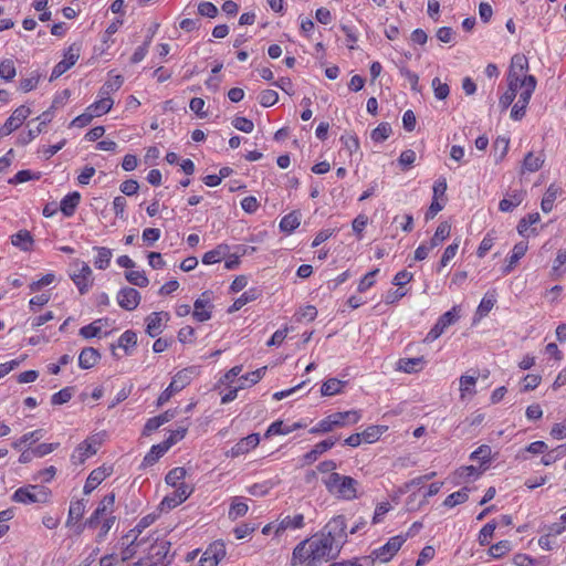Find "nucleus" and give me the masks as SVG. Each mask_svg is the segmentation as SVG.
Masks as SVG:
<instances>
[{"label":"nucleus","mask_w":566,"mask_h":566,"mask_svg":"<svg viewBox=\"0 0 566 566\" xmlns=\"http://www.w3.org/2000/svg\"><path fill=\"white\" fill-rule=\"evenodd\" d=\"M344 516L333 517L321 532L300 542L292 552L291 566H321L333 559L346 539Z\"/></svg>","instance_id":"obj_1"},{"label":"nucleus","mask_w":566,"mask_h":566,"mask_svg":"<svg viewBox=\"0 0 566 566\" xmlns=\"http://www.w3.org/2000/svg\"><path fill=\"white\" fill-rule=\"evenodd\" d=\"M51 499L52 491L48 486L40 484H28L25 486H21L12 494L13 502L24 505L33 503L46 504L51 502Z\"/></svg>","instance_id":"obj_2"},{"label":"nucleus","mask_w":566,"mask_h":566,"mask_svg":"<svg viewBox=\"0 0 566 566\" xmlns=\"http://www.w3.org/2000/svg\"><path fill=\"white\" fill-rule=\"evenodd\" d=\"M102 446L99 434H91L80 442L70 455V461L74 467L83 465L86 460L94 457Z\"/></svg>","instance_id":"obj_3"},{"label":"nucleus","mask_w":566,"mask_h":566,"mask_svg":"<svg viewBox=\"0 0 566 566\" xmlns=\"http://www.w3.org/2000/svg\"><path fill=\"white\" fill-rule=\"evenodd\" d=\"M322 483L327 491L337 497H348V494L354 489V479L348 475L339 473H332L322 478Z\"/></svg>","instance_id":"obj_4"},{"label":"nucleus","mask_w":566,"mask_h":566,"mask_svg":"<svg viewBox=\"0 0 566 566\" xmlns=\"http://www.w3.org/2000/svg\"><path fill=\"white\" fill-rule=\"evenodd\" d=\"M214 293L211 290L203 291L195 301L192 319L197 323H205L211 319L213 313Z\"/></svg>","instance_id":"obj_5"},{"label":"nucleus","mask_w":566,"mask_h":566,"mask_svg":"<svg viewBox=\"0 0 566 566\" xmlns=\"http://www.w3.org/2000/svg\"><path fill=\"white\" fill-rule=\"evenodd\" d=\"M191 369L179 370L171 379L168 387L159 395L157 406H163L177 392L186 388L191 381Z\"/></svg>","instance_id":"obj_6"},{"label":"nucleus","mask_w":566,"mask_h":566,"mask_svg":"<svg viewBox=\"0 0 566 566\" xmlns=\"http://www.w3.org/2000/svg\"><path fill=\"white\" fill-rule=\"evenodd\" d=\"M115 494L112 492L106 494L97 504L94 512L85 521V525L90 528H96L101 520L105 517L115 516Z\"/></svg>","instance_id":"obj_7"},{"label":"nucleus","mask_w":566,"mask_h":566,"mask_svg":"<svg viewBox=\"0 0 566 566\" xmlns=\"http://www.w3.org/2000/svg\"><path fill=\"white\" fill-rule=\"evenodd\" d=\"M459 311L457 306H453L450 311L442 314L437 323L433 325V327L429 331L427 336L424 337L426 343H431L439 338L444 331L454 324L459 319Z\"/></svg>","instance_id":"obj_8"},{"label":"nucleus","mask_w":566,"mask_h":566,"mask_svg":"<svg viewBox=\"0 0 566 566\" xmlns=\"http://www.w3.org/2000/svg\"><path fill=\"white\" fill-rule=\"evenodd\" d=\"M195 489L190 484H180L179 486H174V491L165 495L163 501L160 502V506L163 510H172L178 505L182 504L188 497L193 493Z\"/></svg>","instance_id":"obj_9"},{"label":"nucleus","mask_w":566,"mask_h":566,"mask_svg":"<svg viewBox=\"0 0 566 566\" xmlns=\"http://www.w3.org/2000/svg\"><path fill=\"white\" fill-rule=\"evenodd\" d=\"M226 555L227 551L224 542L221 539L214 541L201 555L199 566H218Z\"/></svg>","instance_id":"obj_10"},{"label":"nucleus","mask_w":566,"mask_h":566,"mask_svg":"<svg viewBox=\"0 0 566 566\" xmlns=\"http://www.w3.org/2000/svg\"><path fill=\"white\" fill-rule=\"evenodd\" d=\"M114 472V468L112 464H102L101 467L94 469L88 474L85 484L83 486V493L85 495L91 494L95 489H97L108 476H111Z\"/></svg>","instance_id":"obj_11"},{"label":"nucleus","mask_w":566,"mask_h":566,"mask_svg":"<svg viewBox=\"0 0 566 566\" xmlns=\"http://www.w3.org/2000/svg\"><path fill=\"white\" fill-rule=\"evenodd\" d=\"M405 542L406 536L396 535L389 538L385 545L373 551L371 555L376 560H379L380 563H387L397 554Z\"/></svg>","instance_id":"obj_12"},{"label":"nucleus","mask_w":566,"mask_h":566,"mask_svg":"<svg viewBox=\"0 0 566 566\" xmlns=\"http://www.w3.org/2000/svg\"><path fill=\"white\" fill-rule=\"evenodd\" d=\"M31 109L27 105H21L13 111V113L7 118L4 124L0 126V136H8L15 129H18L24 120L30 116Z\"/></svg>","instance_id":"obj_13"},{"label":"nucleus","mask_w":566,"mask_h":566,"mask_svg":"<svg viewBox=\"0 0 566 566\" xmlns=\"http://www.w3.org/2000/svg\"><path fill=\"white\" fill-rule=\"evenodd\" d=\"M170 319V315L168 312L160 311V312H151L149 315L146 316L145 323L146 328L145 332L149 337H157L163 333V331L166 327V324Z\"/></svg>","instance_id":"obj_14"},{"label":"nucleus","mask_w":566,"mask_h":566,"mask_svg":"<svg viewBox=\"0 0 566 566\" xmlns=\"http://www.w3.org/2000/svg\"><path fill=\"white\" fill-rule=\"evenodd\" d=\"M116 302L120 308L133 312L139 306L142 295L136 289L125 286L116 293Z\"/></svg>","instance_id":"obj_15"},{"label":"nucleus","mask_w":566,"mask_h":566,"mask_svg":"<svg viewBox=\"0 0 566 566\" xmlns=\"http://www.w3.org/2000/svg\"><path fill=\"white\" fill-rule=\"evenodd\" d=\"M81 295L86 294L93 286L94 277L93 271L86 262H81V268L77 272L70 275Z\"/></svg>","instance_id":"obj_16"},{"label":"nucleus","mask_w":566,"mask_h":566,"mask_svg":"<svg viewBox=\"0 0 566 566\" xmlns=\"http://www.w3.org/2000/svg\"><path fill=\"white\" fill-rule=\"evenodd\" d=\"M145 543V539H138L136 536V531H128L120 539V544L123 546L120 551V559L122 562H127L132 559L139 546Z\"/></svg>","instance_id":"obj_17"},{"label":"nucleus","mask_w":566,"mask_h":566,"mask_svg":"<svg viewBox=\"0 0 566 566\" xmlns=\"http://www.w3.org/2000/svg\"><path fill=\"white\" fill-rule=\"evenodd\" d=\"M170 551V542L164 538L156 539L148 548V554L145 557L153 563H163L166 566V558Z\"/></svg>","instance_id":"obj_18"},{"label":"nucleus","mask_w":566,"mask_h":566,"mask_svg":"<svg viewBox=\"0 0 566 566\" xmlns=\"http://www.w3.org/2000/svg\"><path fill=\"white\" fill-rule=\"evenodd\" d=\"M260 443L258 433H251L240 439L229 451L230 457L238 458L254 450Z\"/></svg>","instance_id":"obj_19"},{"label":"nucleus","mask_w":566,"mask_h":566,"mask_svg":"<svg viewBox=\"0 0 566 566\" xmlns=\"http://www.w3.org/2000/svg\"><path fill=\"white\" fill-rule=\"evenodd\" d=\"M304 520H305V517L302 513H296L294 515H286L279 521V523L275 527L274 534L276 536H280L285 531L301 530L305 526Z\"/></svg>","instance_id":"obj_20"},{"label":"nucleus","mask_w":566,"mask_h":566,"mask_svg":"<svg viewBox=\"0 0 566 566\" xmlns=\"http://www.w3.org/2000/svg\"><path fill=\"white\" fill-rule=\"evenodd\" d=\"M10 242L22 252H31L34 248V238L27 229L19 230L17 233L12 234Z\"/></svg>","instance_id":"obj_21"},{"label":"nucleus","mask_w":566,"mask_h":566,"mask_svg":"<svg viewBox=\"0 0 566 566\" xmlns=\"http://www.w3.org/2000/svg\"><path fill=\"white\" fill-rule=\"evenodd\" d=\"M57 283H59L57 275L53 271H50V272L41 275L39 279L30 282L28 287H29L30 293H41V292L48 290L46 287H49L51 285L55 286Z\"/></svg>","instance_id":"obj_22"},{"label":"nucleus","mask_w":566,"mask_h":566,"mask_svg":"<svg viewBox=\"0 0 566 566\" xmlns=\"http://www.w3.org/2000/svg\"><path fill=\"white\" fill-rule=\"evenodd\" d=\"M113 106L114 99L112 96H103L98 93L97 99L87 106V111H90L94 117H101L111 112Z\"/></svg>","instance_id":"obj_23"},{"label":"nucleus","mask_w":566,"mask_h":566,"mask_svg":"<svg viewBox=\"0 0 566 566\" xmlns=\"http://www.w3.org/2000/svg\"><path fill=\"white\" fill-rule=\"evenodd\" d=\"M528 71V60L524 54H515L511 59V65L509 70V77H528L526 72Z\"/></svg>","instance_id":"obj_24"},{"label":"nucleus","mask_w":566,"mask_h":566,"mask_svg":"<svg viewBox=\"0 0 566 566\" xmlns=\"http://www.w3.org/2000/svg\"><path fill=\"white\" fill-rule=\"evenodd\" d=\"M528 71V60L524 54H515L511 59V65L509 70V77H528L526 72Z\"/></svg>","instance_id":"obj_25"},{"label":"nucleus","mask_w":566,"mask_h":566,"mask_svg":"<svg viewBox=\"0 0 566 566\" xmlns=\"http://www.w3.org/2000/svg\"><path fill=\"white\" fill-rule=\"evenodd\" d=\"M101 360V354L94 347H85L78 355V366L82 369H91Z\"/></svg>","instance_id":"obj_26"},{"label":"nucleus","mask_w":566,"mask_h":566,"mask_svg":"<svg viewBox=\"0 0 566 566\" xmlns=\"http://www.w3.org/2000/svg\"><path fill=\"white\" fill-rule=\"evenodd\" d=\"M85 502L84 500H73L70 503L67 518L65 522L66 527H73L77 522L82 520L85 513Z\"/></svg>","instance_id":"obj_27"},{"label":"nucleus","mask_w":566,"mask_h":566,"mask_svg":"<svg viewBox=\"0 0 566 566\" xmlns=\"http://www.w3.org/2000/svg\"><path fill=\"white\" fill-rule=\"evenodd\" d=\"M387 426H370L361 433H356V447L361 442L374 443L386 432Z\"/></svg>","instance_id":"obj_28"},{"label":"nucleus","mask_w":566,"mask_h":566,"mask_svg":"<svg viewBox=\"0 0 566 566\" xmlns=\"http://www.w3.org/2000/svg\"><path fill=\"white\" fill-rule=\"evenodd\" d=\"M335 443L336 440L332 438L318 442L311 451L303 455L304 463L311 464L315 462L321 454L332 449L335 446Z\"/></svg>","instance_id":"obj_29"},{"label":"nucleus","mask_w":566,"mask_h":566,"mask_svg":"<svg viewBox=\"0 0 566 566\" xmlns=\"http://www.w3.org/2000/svg\"><path fill=\"white\" fill-rule=\"evenodd\" d=\"M93 251L96 252V255L94 256L93 264L97 270H106L109 268L112 258H113V250L107 247H93Z\"/></svg>","instance_id":"obj_30"},{"label":"nucleus","mask_w":566,"mask_h":566,"mask_svg":"<svg viewBox=\"0 0 566 566\" xmlns=\"http://www.w3.org/2000/svg\"><path fill=\"white\" fill-rule=\"evenodd\" d=\"M230 251V247L227 243H220L214 249L206 252L202 255V263L206 265H212L219 263L222 259H224Z\"/></svg>","instance_id":"obj_31"},{"label":"nucleus","mask_w":566,"mask_h":566,"mask_svg":"<svg viewBox=\"0 0 566 566\" xmlns=\"http://www.w3.org/2000/svg\"><path fill=\"white\" fill-rule=\"evenodd\" d=\"M349 385L347 380H340L337 378H329L325 380L321 387L322 396H335L342 394L344 389Z\"/></svg>","instance_id":"obj_32"},{"label":"nucleus","mask_w":566,"mask_h":566,"mask_svg":"<svg viewBox=\"0 0 566 566\" xmlns=\"http://www.w3.org/2000/svg\"><path fill=\"white\" fill-rule=\"evenodd\" d=\"M81 201V195L77 191L67 193L60 203V210L65 217H72Z\"/></svg>","instance_id":"obj_33"},{"label":"nucleus","mask_w":566,"mask_h":566,"mask_svg":"<svg viewBox=\"0 0 566 566\" xmlns=\"http://www.w3.org/2000/svg\"><path fill=\"white\" fill-rule=\"evenodd\" d=\"M301 427L302 424L298 422H295L292 426H285L282 420H275L268 427L264 437L270 438L272 436L289 434Z\"/></svg>","instance_id":"obj_34"},{"label":"nucleus","mask_w":566,"mask_h":566,"mask_svg":"<svg viewBox=\"0 0 566 566\" xmlns=\"http://www.w3.org/2000/svg\"><path fill=\"white\" fill-rule=\"evenodd\" d=\"M525 191L523 190H515L513 191L509 198H503L499 203V209L502 212H511L514 208L520 206L522 201L524 200Z\"/></svg>","instance_id":"obj_35"},{"label":"nucleus","mask_w":566,"mask_h":566,"mask_svg":"<svg viewBox=\"0 0 566 566\" xmlns=\"http://www.w3.org/2000/svg\"><path fill=\"white\" fill-rule=\"evenodd\" d=\"M260 296V291L255 287L249 289L242 293L232 305L228 308V313H234L241 310L245 304L255 301Z\"/></svg>","instance_id":"obj_36"},{"label":"nucleus","mask_w":566,"mask_h":566,"mask_svg":"<svg viewBox=\"0 0 566 566\" xmlns=\"http://www.w3.org/2000/svg\"><path fill=\"white\" fill-rule=\"evenodd\" d=\"M562 195V188L552 184L546 192L544 193V197L541 202V208L543 212L548 213L553 210L554 202Z\"/></svg>","instance_id":"obj_37"},{"label":"nucleus","mask_w":566,"mask_h":566,"mask_svg":"<svg viewBox=\"0 0 566 566\" xmlns=\"http://www.w3.org/2000/svg\"><path fill=\"white\" fill-rule=\"evenodd\" d=\"M81 44L80 43H72L69 45L64 52H63V59L60 61V63L64 64L65 67L69 70L76 64V62L80 59L81 55Z\"/></svg>","instance_id":"obj_38"},{"label":"nucleus","mask_w":566,"mask_h":566,"mask_svg":"<svg viewBox=\"0 0 566 566\" xmlns=\"http://www.w3.org/2000/svg\"><path fill=\"white\" fill-rule=\"evenodd\" d=\"M301 223V214L297 211H292L285 214L280 221L281 231L291 234Z\"/></svg>","instance_id":"obj_39"},{"label":"nucleus","mask_w":566,"mask_h":566,"mask_svg":"<svg viewBox=\"0 0 566 566\" xmlns=\"http://www.w3.org/2000/svg\"><path fill=\"white\" fill-rule=\"evenodd\" d=\"M124 84V77L119 74L109 77L98 90V93L103 96H112L114 93L119 91Z\"/></svg>","instance_id":"obj_40"},{"label":"nucleus","mask_w":566,"mask_h":566,"mask_svg":"<svg viewBox=\"0 0 566 566\" xmlns=\"http://www.w3.org/2000/svg\"><path fill=\"white\" fill-rule=\"evenodd\" d=\"M169 449L164 442L154 444L143 460L145 467L154 465Z\"/></svg>","instance_id":"obj_41"},{"label":"nucleus","mask_w":566,"mask_h":566,"mask_svg":"<svg viewBox=\"0 0 566 566\" xmlns=\"http://www.w3.org/2000/svg\"><path fill=\"white\" fill-rule=\"evenodd\" d=\"M118 347L123 348L126 355H130L132 349L137 345V334L132 329L125 331L117 340Z\"/></svg>","instance_id":"obj_42"},{"label":"nucleus","mask_w":566,"mask_h":566,"mask_svg":"<svg viewBox=\"0 0 566 566\" xmlns=\"http://www.w3.org/2000/svg\"><path fill=\"white\" fill-rule=\"evenodd\" d=\"M423 357L401 358L398 360V369L411 374L423 368Z\"/></svg>","instance_id":"obj_43"},{"label":"nucleus","mask_w":566,"mask_h":566,"mask_svg":"<svg viewBox=\"0 0 566 566\" xmlns=\"http://www.w3.org/2000/svg\"><path fill=\"white\" fill-rule=\"evenodd\" d=\"M125 279L128 283L138 287H147L149 284V279L144 270L132 269L130 271H126Z\"/></svg>","instance_id":"obj_44"},{"label":"nucleus","mask_w":566,"mask_h":566,"mask_svg":"<svg viewBox=\"0 0 566 566\" xmlns=\"http://www.w3.org/2000/svg\"><path fill=\"white\" fill-rule=\"evenodd\" d=\"M35 295L29 300V308L31 312H36L45 306L52 298V289L45 290L41 293H34Z\"/></svg>","instance_id":"obj_45"},{"label":"nucleus","mask_w":566,"mask_h":566,"mask_svg":"<svg viewBox=\"0 0 566 566\" xmlns=\"http://www.w3.org/2000/svg\"><path fill=\"white\" fill-rule=\"evenodd\" d=\"M187 475V471L185 468L182 467H176L174 469H171L165 476V482L170 485L171 488L174 486H179L180 484H186L185 483V478Z\"/></svg>","instance_id":"obj_46"},{"label":"nucleus","mask_w":566,"mask_h":566,"mask_svg":"<svg viewBox=\"0 0 566 566\" xmlns=\"http://www.w3.org/2000/svg\"><path fill=\"white\" fill-rule=\"evenodd\" d=\"M249 506L245 502L241 500L239 496H234L232 499L228 516L230 520L234 521L239 517L244 516L248 513Z\"/></svg>","instance_id":"obj_47"},{"label":"nucleus","mask_w":566,"mask_h":566,"mask_svg":"<svg viewBox=\"0 0 566 566\" xmlns=\"http://www.w3.org/2000/svg\"><path fill=\"white\" fill-rule=\"evenodd\" d=\"M43 437V430L36 429L30 432L24 433L18 440L12 442V448L15 450H20L27 443H33L39 441Z\"/></svg>","instance_id":"obj_48"},{"label":"nucleus","mask_w":566,"mask_h":566,"mask_svg":"<svg viewBox=\"0 0 566 566\" xmlns=\"http://www.w3.org/2000/svg\"><path fill=\"white\" fill-rule=\"evenodd\" d=\"M543 164V156L528 153L523 161V171L535 172L542 168Z\"/></svg>","instance_id":"obj_49"},{"label":"nucleus","mask_w":566,"mask_h":566,"mask_svg":"<svg viewBox=\"0 0 566 566\" xmlns=\"http://www.w3.org/2000/svg\"><path fill=\"white\" fill-rule=\"evenodd\" d=\"M450 231H451L450 223H448L447 221L441 222L438 226L433 237L431 238V240L429 242L431 244V247H433V248L439 247L450 235Z\"/></svg>","instance_id":"obj_50"},{"label":"nucleus","mask_w":566,"mask_h":566,"mask_svg":"<svg viewBox=\"0 0 566 566\" xmlns=\"http://www.w3.org/2000/svg\"><path fill=\"white\" fill-rule=\"evenodd\" d=\"M17 75V69L12 59L0 61V77L6 82H11Z\"/></svg>","instance_id":"obj_51"},{"label":"nucleus","mask_w":566,"mask_h":566,"mask_svg":"<svg viewBox=\"0 0 566 566\" xmlns=\"http://www.w3.org/2000/svg\"><path fill=\"white\" fill-rule=\"evenodd\" d=\"M469 488H462L461 490L448 495L443 504L448 507H454L458 504L464 503L469 499Z\"/></svg>","instance_id":"obj_52"},{"label":"nucleus","mask_w":566,"mask_h":566,"mask_svg":"<svg viewBox=\"0 0 566 566\" xmlns=\"http://www.w3.org/2000/svg\"><path fill=\"white\" fill-rule=\"evenodd\" d=\"M526 85L520 91L518 102L528 105L533 92L536 87V78L533 75L526 77Z\"/></svg>","instance_id":"obj_53"},{"label":"nucleus","mask_w":566,"mask_h":566,"mask_svg":"<svg viewBox=\"0 0 566 566\" xmlns=\"http://www.w3.org/2000/svg\"><path fill=\"white\" fill-rule=\"evenodd\" d=\"M478 380V376H469V375H462L460 377V392L461 398H464L467 395L474 394V387Z\"/></svg>","instance_id":"obj_54"},{"label":"nucleus","mask_w":566,"mask_h":566,"mask_svg":"<svg viewBox=\"0 0 566 566\" xmlns=\"http://www.w3.org/2000/svg\"><path fill=\"white\" fill-rule=\"evenodd\" d=\"M266 366H263L261 368H258L253 371L247 373L245 375H242L240 377L241 384H244L247 386H253L258 384L265 375Z\"/></svg>","instance_id":"obj_55"},{"label":"nucleus","mask_w":566,"mask_h":566,"mask_svg":"<svg viewBox=\"0 0 566 566\" xmlns=\"http://www.w3.org/2000/svg\"><path fill=\"white\" fill-rule=\"evenodd\" d=\"M73 394H74L73 387H64L51 396V403L53 406L64 405L72 399Z\"/></svg>","instance_id":"obj_56"},{"label":"nucleus","mask_w":566,"mask_h":566,"mask_svg":"<svg viewBox=\"0 0 566 566\" xmlns=\"http://www.w3.org/2000/svg\"><path fill=\"white\" fill-rule=\"evenodd\" d=\"M116 522V516H111V517H105L103 520H101L99 524L97 525L98 527V533L96 535V542L97 543H102L107 534L109 533L111 528L113 527V525L115 524Z\"/></svg>","instance_id":"obj_57"},{"label":"nucleus","mask_w":566,"mask_h":566,"mask_svg":"<svg viewBox=\"0 0 566 566\" xmlns=\"http://www.w3.org/2000/svg\"><path fill=\"white\" fill-rule=\"evenodd\" d=\"M101 322V319H96L91 324L81 327L78 334L85 339L97 337L102 331Z\"/></svg>","instance_id":"obj_58"},{"label":"nucleus","mask_w":566,"mask_h":566,"mask_svg":"<svg viewBox=\"0 0 566 566\" xmlns=\"http://www.w3.org/2000/svg\"><path fill=\"white\" fill-rule=\"evenodd\" d=\"M436 98L443 101L450 94V87L447 83H442L439 77H434L431 82Z\"/></svg>","instance_id":"obj_59"},{"label":"nucleus","mask_w":566,"mask_h":566,"mask_svg":"<svg viewBox=\"0 0 566 566\" xmlns=\"http://www.w3.org/2000/svg\"><path fill=\"white\" fill-rule=\"evenodd\" d=\"M113 211L116 218L120 220H126V208H127V200L123 196H117L113 200Z\"/></svg>","instance_id":"obj_60"},{"label":"nucleus","mask_w":566,"mask_h":566,"mask_svg":"<svg viewBox=\"0 0 566 566\" xmlns=\"http://www.w3.org/2000/svg\"><path fill=\"white\" fill-rule=\"evenodd\" d=\"M335 429L332 418L328 415L324 419L319 420L314 427L310 429V433L312 434H319V433H327Z\"/></svg>","instance_id":"obj_61"},{"label":"nucleus","mask_w":566,"mask_h":566,"mask_svg":"<svg viewBox=\"0 0 566 566\" xmlns=\"http://www.w3.org/2000/svg\"><path fill=\"white\" fill-rule=\"evenodd\" d=\"M335 429L332 418L328 415L324 419L319 420L314 427L310 429V433L312 434H319V433H327Z\"/></svg>","instance_id":"obj_62"},{"label":"nucleus","mask_w":566,"mask_h":566,"mask_svg":"<svg viewBox=\"0 0 566 566\" xmlns=\"http://www.w3.org/2000/svg\"><path fill=\"white\" fill-rule=\"evenodd\" d=\"M391 126L388 123L379 124L371 133L373 140L380 143L386 140L391 134Z\"/></svg>","instance_id":"obj_63"},{"label":"nucleus","mask_w":566,"mask_h":566,"mask_svg":"<svg viewBox=\"0 0 566 566\" xmlns=\"http://www.w3.org/2000/svg\"><path fill=\"white\" fill-rule=\"evenodd\" d=\"M279 101V94L274 90H264L259 95V103L263 107H270L276 104Z\"/></svg>","instance_id":"obj_64"}]
</instances>
